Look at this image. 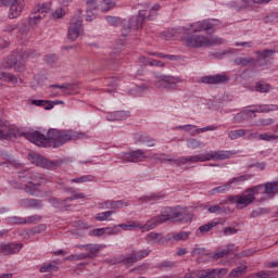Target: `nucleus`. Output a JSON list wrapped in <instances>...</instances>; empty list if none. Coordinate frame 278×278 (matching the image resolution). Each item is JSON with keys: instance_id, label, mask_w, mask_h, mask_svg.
I'll return each mask as SVG.
<instances>
[{"instance_id": "nucleus-1", "label": "nucleus", "mask_w": 278, "mask_h": 278, "mask_svg": "<svg viewBox=\"0 0 278 278\" xmlns=\"http://www.w3.org/2000/svg\"><path fill=\"white\" fill-rule=\"evenodd\" d=\"M22 136L26 138V140H29V142H33V144H37V147H45L48 142H52L54 149H60V147L73 140V134H71V131L58 130L55 128H50L47 136L38 130L23 132Z\"/></svg>"}, {"instance_id": "nucleus-2", "label": "nucleus", "mask_w": 278, "mask_h": 278, "mask_svg": "<svg viewBox=\"0 0 278 278\" xmlns=\"http://www.w3.org/2000/svg\"><path fill=\"white\" fill-rule=\"evenodd\" d=\"M236 155V152L227 150L211 151L206 154H195L191 155L192 164H198V162H210V160H219L220 162L229 160V157Z\"/></svg>"}, {"instance_id": "nucleus-3", "label": "nucleus", "mask_w": 278, "mask_h": 278, "mask_svg": "<svg viewBox=\"0 0 278 278\" xmlns=\"http://www.w3.org/2000/svg\"><path fill=\"white\" fill-rule=\"evenodd\" d=\"M147 11H139L138 15H134L129 18L127 24L123 25L122 35L129 36L130 31H137V29H141L142 25H144V18H147Z\"/></svg>"}, {"instance_id": "nucleus-4", "label": "nucleus", "mask_w": 278, "mask_h": 278, "mask_svg": "<svg viewBox=\"0 0 278 278\" xmlns=\"http://www.w3.org/2000/svg\"><path fill=\"white\" fill-rule=\"evenodd\" d=\"M181 81H184V79L177 76L161 75L157 76V79L154 81V86L161 90H177V86L178 84H181Z\"/></svg>"}, {"instance_id": "nucleus-5", "label": "nucleus", "mask_w": 278, "mask_h": 278, "mask_svg": "<svg viewBox=\"0 0 278 278\" xmlns=\"http://www.w3.org/2000/svg\"><path fill=\"white\" fill-rule=\"evenodd\" d=\"M151 157L152 160H155L159 164H164V162H167L168 164H175V166H186V164H192V155L173 159L170 154L155 153Z\"/></svg>"}, {"instance_id": "nucleus-6", "label": "nucleus", "mask_w": 278, "mask_h": 278, "mask_svg": "<svg viewBox=\"0 0 278 278\" xmlns=\"http://www.w3.org/2000/svg\"><path fill=\"white\" fill-rule=\"evenodd\" d=\"M227 275V268L199 269L185 274L184 278H220Z\"/></svg>"}, {"instance_id": "nucleus-7", "label": "nucleus", "mask_w": 278, "mask_h": 278, "mask_svg": "<svg viewBox=\"0 0 278 278\" xmlns=\"http://www.w3.org/2000/svg\"><path fill=\"white\" fill-rule=\"evenodd\" d=\"M264 186L257 185L250 189H247V194H238V204L237 207H249L253 201H255V195L260 194V190H262Z\"/></svg>"}, {"instance_id": "nucleus-8", "label": "nucleus", "mask_w": 278, "mask_h": 278, "mask_svg": "<svg viewBox=\"0 0 278 278\" xmlns=\"http://www.w3.org/2000/svg\"><path fill=\"white\" fill-rule=\"evenodd\" d=\"M17 178L24 184H29V181H47V178H45L43 174H40L31 168H26L17 172Z\"/></svg>"}, {"instance_id": "nucleus-9", "label": "nucleus", "mask_w": 278, "mask_h": 278, "mask_svg": "<svg viewBox=\"0 0 278 278\" xmlns=\"http://www.w3.org/2000/svg\"><path fill=\"white\" fill-rule=\"evenodd\" d=\"M30 162L31 164H35V166H40L41 168H47L48 170H55V168H58V164H60V162L50 161L37 153L30 155Z\"/></svg>"}, {"instance_id": "nucleus-10", "label": "nucleus", "mask_w": 278, "mask_h": 278, "mask_svg": "<svg viewBox=\"0 0 278 278\" xmlns=\"http://www.w3.org/2000/svg\"><path fill=\"white\" fill-rule=\"evenodd\" d=\"M216 25H220L218 20L195 22L190 25V29H192V31H206V34H214V27H216Z\"/></svg>"}, {"instance_id": "nucleus-11", "label": "nucleus", "mask_w": 278, "mask_h": 278, "mask_svg": "<svg viewBox=\"0 0 278 278\" xmlns=\"http://www.w3.org/2000/svg\"><path fill=\"white\" fill-rule=\"evenodd\" d=\"M205 36L202 35H185L182 37V42L186 47H192L193 49H199L205 47Z\"/></svg>"}, {"instance_id": "nucleus-12", "label": "nucleus", "mask_w": 278, "mask_h": 278, "mask_svg": "<svg viewBox=\"0 0 278 278\" xmlns=\"http://www.w3.org/2000/svg\"><path fill=\"white\" fill-rule=\"evenodd\" d=\"M23 249V243L2 242L0 243V255H16Z\"/></svg>"}, {"instance_id": "nucleus-13", "label": "nucleus", "mask_w": 278, "mask_h": 278, "mask_svg": "<svg viewBox=\"0 0 278 278\" xmlns=\"http://www.w3.org/2000/svg\"><path fill=\"white\" fill-rule=\"evenodd\" d=\"M174 219H177L178 223H190L192 214L188 212V207L175 206L172 216V220Z\"/></svg>"}, {"instance_id": "nucleus-14", "label": "nucleus", "mask_w": 278, "mask_h": 278, "mask_svg": "<svg viewBox=\"0 0 278 278\" xmlns=\"http://www.w3.org/2000/svg\"><path fill=\"white\" fill-rule=\"evenodd\" d=\"M9 138H16V129L10 125V122L0 118V139L9 140Z\"/></svg>"}, {"instance_id": "nucleus-15", "label": "nucleus", "mask_w": 278, "mask_h": 278, "mask_svg": "<svg viewBox=\"0 0 278 278\" xmlns=\"http://www.w3.org/2000/svg\"><path fill=\"white\" fill-rule=\"evenodd\" d=\"M49 10H51V7H49L48 4H39L34 9V13L37 14L34 17H30L28 20V24L34 26V25H38V21H41V18H45L49 12Z\"/></svg>"}, {"instance_id": "nucleus-16", "label": "nucleus", "mask_w": 278, "mask_h": 278, "mask_svg": "<svg viewBox=\"0 0 278 278\" xmlns=\"http://www.w3.org/2000/svg\"><path fill=\"white\" fill-rule=\"evenodd\" d=\"M84 29V24L81 20L72 18L71 26L68 27L67 38L68 40H77L79 34Z\"/></svg>"}, {"instance_id": "nucleus-17", "label": "nucleus", "mask_w": 278, "mask_h": 278, "mask_svg": "<svg viewBox=\"0 0 278 278\" xmlns=\"http://www.w3.org/2000/svg\"><path fill=\"white\" fill-rule=\"evenodd\" d=\"M151 253V250H139L138 252H134L130 256H127L123 260V263L125 266H134L136 262H140V260H144L149 254Z\"/></svg>"}, {"instance_id": "nucleus-18", "label": "nucleus", "mask_w": 278, "mask_h": 278, "mask_svg": "<svg viewBox=\"0 0 278 278\" xmlns=\"http://www.w3.org/2000/svg\"><path fill=\"white\" fill-rule=\"evenodd\" d=\"M123 162H142L147 155L143 150H135L131 152L122 153L119 155Z\"/></svg>"}, {"instance_id": "nucleus-19", "label": "nucleus", "mask_w": 278, "mask_h": 278, "mask_svg": "<svg viewBox=\"0 0 278 278\" xmlns=\"http://www.w3.org/2000/svg\"><path fill=\"white\" fill-rule=\"evenodd\" d=\"M3 68H14L15 71H25V64L23 62H18V59L14 54L9 55L2 61Z\"/></svg>"}, {"instance_id": "nucleus-20", "label": "nucleus", "mask_w": 278, "mask_h": 278, "mask_svg": "<svg viewBox=\"0 0 278 278\" xmlns=\"http://www.w3.org/2000/svg\"><path fill=\"white\" fill-rule=\"evenodd\" d=\"M200 81L202 84H225L229 81V78L225 74H217L211 76H203Z\"/></svg>"}, {"instance_id": "nucleus-21", "label": "nucleus", "mask_w": 278, "mask_h": 278, "mask_svg": "<svg viewBox=\"0 0 278 278\" xmlns=\"http://www.w3.org/2000/svg\"><path fill=\"white\" fill-rule=\"evenodd\" d=\"M18 205L21 207H28L33 210H41L42 207V200L31 199V198H24L18 201Z\"/></svg>"}, {"instance_id": "nucleus-22", "label": "nucleus", "mask_w": 278, "mask_h": 278, "mask_svg": "<svg viewBox=\"0 0 278 278\" xmlns=\"http://www.w3.org/2000/svg\"><path fill=\"white\" fill-rule=\"evenodd\" d=\"M264 112H268L267 104L260 105L254 110H247L241 113H238L235 116V121L237 123H242V121H244V117L247 116V114H255V113H264Z\"/></svg>"}, {"instance_id": "nucleus-23", "label": "nucleus", "mask_w": 278, "mask_h": 278, "mask_svg": "<svg viewBox=\"0 0 278 278\" xmlns=\"http://www.w3.org/2000/svg\"><path fill=\"white\" fill-rule=\"evenodd\" d=\"M9 18H16L21 12H23V1L22 0H12L9 4Z\"/></svg>"}, {"instance_id": "nucleus-24", "label": "nucleus", "mask_w": 278, "mask_h": 278, "mask_svg": "<svg viewBox=\"0 0 278 278\" xmlns=\"http://www.w3.org/2000/svg\"><path fill=\"white\" fill-rule=\"evenodd\" d=\"M42 184H47V181H29L28 184L23 186V190L24 192H26V194H29V197H34L36 194V192H38V190L40 189V186H42Z\"/></svg>"}, {"instance_id": "nucleus-25", "label": "nucleus", "mask_w": 278, "mask_h": 278, "mask_svg": "<svg viewBox=\"0 0 278 278\" xmlns=\"http://www.w3.org/2000/svg\"><path fill=\"white\" fill-rule=\"evenodd\" d=\"M130 116L129 111H115L106 116V121H127Z\"/></svg>"}, {"instance_id": "nucleus-26", "label": "nucleus", "mask_w": 278, "mask_h": 278, "mask_svg": "<svg viewBox=\"0 0 278 278\" xmlns=\"http://www.w3.org/2000/svg\"><path fill=\"white\" fill-rule=\"evenodd\" d=\"M217 226H218V222H208L207 224L200 226L195 233L199 237L207 236V233H210V231H212V229H214V227H217Z\"/></svg>"}, {"instance_id": "nucleus-27", "label": "nucleus", "mask_w": 278, "mask_h": 278, "mask_svg": "<svg viewBox=\"0 0 278 278\" xmlns=\"http://www.w3.org/2000/svg\"><path fill=\"white\" fill-rule=\"evenodd\" d=\"M164 199V194L162 193H151L150 195H142L139 198L141 203H157V201H162Z\"/></svg>"}, {"instance_id": "nucleus-28", "label": "nucleus", "mask_w": 278, "mask_h": 278, "mask_svg": "<svg viewBox=\"0 0 278 278\" xmlns=\"http://www.w3.org/2000/svg\"><path fill=\"white\" fill-rule=\"evenodd\" d=\"M160 217H154L147 222L143 226H138V229H141V231H151V229H155L157 225H162V222H160Z\"/></svg>"}, {"instance_id": "nucleus-29", "label": "nucleus", "mask_w": 278, "mask_h": 278, "mask_svg": "<svg viewBox=\"0 0 278 278\" xmlns=\"http://www.w3.org/2000/svg\"><path fill=\"white\" fill-rule=\"evenodd\" d=\"M160 217H154L147 222L143 226H138V229H141V231H151V229H155L157 225H162V222H160Z\"/></svg>"}, {"instance_id": "nucleus-30", "label": "nucleus", "mask_w": 278, "mask_h": 278, "mask_svg": "<svg viewBox=\"0 0 278 278\" xmlns=\"http://www.w3.org/2000/svg\"><path fill=\"white\" fill-rule=\"evenodd\" d=\"M173 211L174 207L166 206L161 211V216H156V218H160V223H166L167 220H173Z\"/></svg>"}, {"instance_id": "nucleus-31", "label": "nucleus", "mask_w": 278, "mask_h": 278, "mask_svg": "<svg viewBox=\"0 0 278 278\" xmlns=\"http://www.w3.org/2000/svg\"><path fill=\"white\" fill-rule=\"evenodd\" d=\"M148 244H164V238L157 232H150L146 236Z\"/></svg>"}, {"instance_id": "nucleus-32", "label": "nucleus", "mask_w": 278, "mask_h": 278, "mask_svg": "<svg viewBox=\"0 0 278 278\" xmlns=\"http://www.w3.org/2000/svg\"><path fill=\"white\" fill-rule=\"evenodd\" d=\"M261 186L265 188L263 191V194H267L268 197H273V194H277L278 192L277 181L266 182L265 185H261Z\"/></svg>"}, {"instance_id": "nucleus-33", "label": "nucleus", "mask_w": 278, "mask_h": 278, "mask_svg": "<svg viewBox=\"0 0 278 278\" xmlns=\"http://www.w3.org/2000/svg\"><path fill=\"white\" fill-rule=\"evenodd\" d=\"M92 10H97V0H87L86 21L89 23L94 18V13H92Z\"/></svg>"}, {"instance_id": "nucleus-34", "label": "nucleus", "mask_w": 278, "mask_h": 278, "mask_svg": "<svg viewBox=\"0 0 278 278\" xmlns=\"http://www.w3.org/2000/svg\"><path fill=\"white\" fill-rule=\"evenodd\" d=\"M100 249L101 247L99 244H93V243L85 244V251H88L87 255L89 256V260H94Z\"/></svg>"}, {"instance_id": "nucleus-35", "label": "nucleus", "mask_w": 278, "mask_h": 278, "mask_svg": "<svg viewBox=\"0 0 278 278\" xmlns=\"http://www.w3.org/2000/svg\"><path fill=\"white\" fill-rule=\"evenodd\" d=\"M105 210H119V207H125L129 206V203L123 201V200H117V201H105Z\"/></svg>"}, {"instance_id": "nucleus-36", "label": "nucleus", "mask_w": 278, "mask_h": 278, "mask_svg": "<svg viewBox=\"0 0 278 278\" xmlns=\"http://www.w3.org/2000/svg\"><path fill=\"white\" fill-rule=\"evenodd\" d=\"M233 62L237 66H253V64H255V59L251 56H247V58L239 56L235 59Z\"/></svg>"}, {"instance_id": "nucleus-37", "label": "nucleus", "mask_w": 278, "mask_h": 278, "mask_svg": "<svg viewBox=\"0 0 278 278\" xmlns=\"http://www.w3.org/2000/svg\"><path fill=\"white\" fill-rule=\"evenodd\" d=\"M93 236H103V233L116 235L118 233V227L114 226L112 228H97L92 231Z\"/></svg>"}, {"instance_id": "nucleus-38", "label": "nucleus", "mask_w": 278, "mask_h": 278, "mask_svg": "<svg viewBox=\"0 0 278 278\" xmlns=\"http://www.w3.org/2000/svg\"><path fill=\"white\" fill-rule=\"evenodd\" d=\"M114 5H116L114 0H101L98 8L101 10V12H109V10H112Z\"/></svg>"}, {"instance_id": "nucleus-39", "label": "nucleus", "mask_w": 278, "mask_h": 278, "mask_svg": "<svg viewBox=\"0 0 278 278\" xmlns=\"http://www.w3.org/2000/svg\"><path fill=\"white\" fill-rule=\"evenodd\" d=\"M223 42V38L220 37L212 36L205 38V47H220Z\"/></svg>"}, {"instance_id": "nucleus-40", "label": "nucleus", "mask_w": 278, "mask_h": 278, "mask_svg": "<svg viewBox=\"0 0 278 278\" xmlns=\"http://www.w3.org/2000/svg\"><path fill=\"white\" fill-rule=\"evenodd\" d=\"M247 134H249L248 129L230 130L228 131V138L230 140H238V138H243Z\"/></svg>"}, {"instance_id": "nucleus-41", "label": "nucleus", "mask_w": 278, "mask_h": 278, "mask_svg": "<svg viewBox=\"0 0 278 278\" xmlns=\"http://www.w3.org/2000/svg\"><path fill=\"white\" fill-rule=\"evenodd\" d=\"M0 79L3 81H10L11 84H18L16 75L8 72H0Z\"/></svg>"}, {"instance_id": "nucleus-42", "label": "nucleus", "mask_w": 278, "mask_h": 278, "mask_svg": "<svg viewBox=\"0 0 278 278\" xmlns=\"http://www.w3.org/2000/svg\"><path fill=\"white\" fill-rule=\"evenodd\" d=\"M187 147L188 149H201L205 147V143L199 139L191 138L187 140Z\"/></svg>"}, {"instance_id": "nucleus-43", "label": "nucleus", "mask_w": 278, "mask_h": 278, "mask_svg": "<svg viewBox=\"0 0 278 278\" xmlns=\"http://www.w3.org/2000/svg\"><path fill=\"white\" fill-rule=\"evenodd\" d=\"M229 189H230V187L226 182L224 186L213 188L211 191H208V194L211 197H214V194H225V192H227V190H229Z\"/></svg>"}, {"instance_id": "nucleus-44", "label": "nucleus", "mask_w": 278, "mask_h": 278, "mask_svg": "<svg viewBox=\"0 0 278 278\" xmlns=\"http://www.w3.org/2000/svg\"><path fill=\"white\" fill-rule=\"evenodd\" d=\"M236 10H245V8H251V0H237L232 2Z\"/></svg>"}, {"instance_id": "nucleus-45", "label": "nucleus", "mask_w": 278, "mask_h": 278, "mask_svg": "<svg viewBox=\"0 0 278 278\" xmlns=\"http://www.w3.org/2000/svg\"><path fill=\"white\" fill-rule=\"evenodd\" d=\"M148 137L149 135H147L146 132H135L132 135L135 144H144V141L147 140Z\"/></svg>"}, {"instance_id": "nucleus-46", "label": "nucleus", "mask_w": 278, "mask_h": 278, "mask_svg": "<svg viewBox=\"0 0 278 278\" xmlns=\"http://www.w3.org/2000/svg\"><path fill=\"white\" fill-rule=\"evenodd\" d=\"M251 177H252L251 175H241V176L230 179L227 184L229 185V188H231V185L242 184V181H249V179H251Z\"/></svg>"}, {"instance_id": "nucleus-47", "label": "nucleus", "mask_w": 278, "mask_h": 278, "mask_svg": "<svg viewBox=\"0 0 278 278\" xmlns=\"http://www.w3.org/2000/svg\"><path fill=\"white\" fill-rule=\"evenodd\" d=\"M250 278H275V274L271 270H261Z\"/></svg>"}, {"instance_id": "nucleus-48", "label": "nucleus", "mask_w": 278, "mask_h": 278, "mask_svg": "<svg viewBox=\"0 0 278 278\" xmlns=\"http://www.w3.org/2000/svg\"><path fill=\"white\" fill-rule=\"evenodd\" d=\"M47 227L45 225H40L38 227H34L30 230H26L25 233L28 236V238H31V236H36V233H42Z\"/></svg>"}, {"instance_id": "nucleus-49", "label": "nucleus", "mask_w": 278, "mask_h": 278, "mask_svg": "<svg viewBox=\"0 0 278 278\" xmlns=\"http://www.w3.org/2000/svg\"><path fill=\"white\" fill-rule=\"evenodd\" d=\"M114 214V211H105L96 215V220L103 223V220H110V216Z\"/></svg>"}, {"instance_id": "nucleus-50", "label": "nucleus", "mask_w": 278, "mask_h": 278, "mask_svg": "<svg viewBox=\"0 0 278 278\" xmlns=\"http://www.w3.org/2000/svg\"><path fill=\"white\" fill-rule=\"evenodd\" d=\"M192 257H204V255H210V252L205 248H195L191 252Z\"/></svg>"}, {"instance_id": "nucleus-51", "label": "nucleus", "mask_w": 278, "mask_h": 278, "mask_svg": "<svg viewBox=\"0 0 278 278\" xmlns=\"http://www.w3.org/2000/svg\"><path fill=\"white\" fill-rule=\"evenodd\" d=\"M189 237H190V232L180 231V232L174 233L172 236V240H176V242H181V240H188Z\"/></svg>"}, {"instance_id": "nucleus-52", "label": "nucleus", "mask_w": 278, "mask_h": 278, "mask_svg": "<svg viewBox=\"0 0 278 278\" xmlns=\"http://www.w3.org/2000/svg\"><path fill=\"white\" fill-rule=\"evenodd\" d=\"M16 28L21 36H27L29 34V25H27V23L25 22H22L18 25H16Z\"/></svg>"}, {"instance_id": "nucleus-53", "label": "nucleus", "mask_w": 278, "mask_h": 278, "mask_svg": "<svg viewBox=\"0 0 278 278\" xmlns=\"http://www.w3.org/2000/svg\"><path fill=\"white\" fill-rule=\"evenodd\" d=\"M160 3H156L153 5V8L150 9L149 14L147 16L148 21H154V18L157 16V11L160 10Z\"/></svg>"}, {"instance_id": "nucleus-54", "label": "nucleus", "mask_w": 278, "mask_h": 278, "mask_svg": "<svg viewBox=\"0 0 278 278\" xmlns=\"http://www.w3.org/2000/svg\"><path fill=\"white\" fill-rule=\"evenodd\" d=\"M210 214H227V208L220 207V205L208 206Z\"/></svg>"}, {"instance_id": "nucleus-55", "label": "nucleus", "mask_w": 278, "mask_h": 278, "mask_svg": "<svg viewBox=\"0 0 278 278\" xmlns=\"http://www.w3.org/2000/svg\"><path fill=\"white\" fill-rule=\"evenodd\" d=\"M41 218L42 217L40 215H31V216L25 217V225H36L40 223Z\"/></svg>"}, {"instance_id": "nucleus-56", "label": "nucleus", "mask_w": 278, "mask_h": 278, "mask_svg": "<svg viewBox=\"0 0 278 278\" xmlns=\"http://www.w3.org/2000/svg\"><path fill=\"white\" fill-rule=\"evenodd\" d=\"M109 88L106 89V92H114L116 88H118V79L116 77H112L109 81Z\"/></svg>"}, {"instance_id": "nucleus-57", "label": "nucleus", "mask_w": 278, "mask_h": 278, "mask_svg": "<svg viewBox=\"0 0 278 278\" xmlns=\"http://www.w3.org/2000/svg\"><path fill=\"white\" fill-rule=\"evenodd\" d=\"M255 90L256 92H268V90H270V85L266 83H256Z\"/></svg>"}, {"instance_id": "nucleus-58", "label": "nucleus", "mask_w": 278, "mask_h": 278, "mask_svg": "<svg viewBox=\"0 0 278 278\" xmlns=\"http://www.w3.org/2000/svg\"><path fill=\"white\" fill-rule=\"evenodd\" d=\"M64 14H66V10H64V8H59L54 12H52L51 17L53 18V21H55L58 18H62Z\"/></svg>"}, {"instance_id": "nucleus-59", "label": "nucleus", "mask_w": 278, "mask_h": 278, "mask_svg": "<svg viewBox=\"0 0 278 278\" xmlns=\"http://www.w3.org/2000/svg\"><path fill=\"white\" fill-rule=\"evenodd\" d=\"M11 225H25V217L12 216L9 218Z\"/></svg>"}, {"instance_id": "nucleus-60", "label": "nucleus", "mask_w": 278, "mask_h": 278, "mask_svg": "<svg viewBox=\"0 0 278 278\" xmlns=\"http://www.w3.org/2000/svg\"><path fill=\"white\" fill-rule=\"evenodd\" d=\"M247 270V266H239L230 271V277H240Z\"/></svg>"}, {"instance_id": "nucleus-61", "label": "nucleus", "mask_w": 278, "mask_h": 278, "mask_svg": "<svg viewBox=\"0 0 278 278\" xmlns=\"http://www.w3.org/2000/svg\"><path fill=\"white\" fill-rule=\"evenodd\" d=\"M258 58H262V60H266V58H270V55H275V50H263L257 52Z\"/></svg>"}, {"instance_id": "nucleus-62", "label": "nucleus", "mask_w": 278, "mask_h": 278, "mask_svg": "<svg viewBox=\"0 0 278 278\" xmlns=\"http://www.w3.org/2000/svg\"><path fill=\"white\" fill-rule=\"evenodd\" d=\"M53 270H58V266L49 263L40 267V273H51Z\"/></svg>"}, {"instance_id": "nucleus-63", "label": "nucleus", "mask_w": 278, "mask_h": 278, "mask_svg": "<svg viewBox=\"0 0 278 278\" xmlns=\"http://www.w3.org/2000/svg\"><path fill=\"white\" fill-rule=\"evenodd\" d=\"M105 21L109 23V25H113V27L121 25V20L118 17L106 16Z\"/></svg>"}, {"instance_id": "nucleus-64", "label": "nucleus", "mask_w": 278, "mask_h": 278, "mask_svg": "<svg viewBox=\"0 0 278 278\" xmlns=\"http://www.w3.org/2000/svg\"><path fill=\"white\" fill-rule=\"evenodd\" d=\"M60 60V58H58V55L55 54H50L46 56V62L47 64H58V61Z\"/></svg>"}]
</instances>
